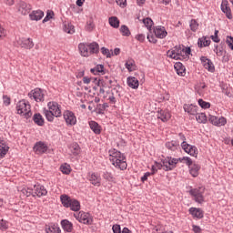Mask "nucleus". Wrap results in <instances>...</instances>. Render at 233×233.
<instances>
[{
    "label": "nucleus",
    "instance_id": "nucleus-1",
    "mask_svg": "<svg viewBox=\"0 0 233 233\" xmlns=\"http://www.w3.org/2000/svg\"><path fill=\"white\" fill-rule=\"evenodd\" d=\"M109 161L119 170H127V157L121 151L113 148L109 150Z\"/></svg>",
    "mask_w": 233,
    "mask_h": 233
},
{
    "label": "nucleus",
    "instance_id": "nucleus-2",
    "mask_svg": "<svg viewBox=\"0 0 233 233\" xmlns=\"http://www.w3.org/2000/svg\"><path fill=\"white\" fill-rule=\"evenodd\" d=\"M177 141L178 143H180L181 148L184 150V152H186V154H189V156H192L193 157H198V147L187 143V138L185 137V135H183V133H180L178 135Z\"/></svg>",
    "mask_w": 233,
    "mask_h": 233
},
{
    "label": "nucleus",
    "instance_id": "nucleus-3",
    "mask_svg": "<svg viewBox=\"0 0 233 233\" xmlns=\"http://www.w3.org/2000/svg\"><path fill=\"white\" fill-rule=\"evenodd\" d=\"M154 34H152V32L147 34V40L149 41V43H153L154 45H156V43H157V39H165L168 33L164 26L157 25L154 28Z\"/></svg>",
    "mask_w": 233,
    "mask_h": 233
},
{
    "label": "nucleus",
    "instance_id": "nucleus-4",
    "mask_svg": "<svg viewBox=\"0 0 233 233\" xmlns=\"http://www.w3.org/2000/svg\"><path fill=\"white\" fill-rule=\"evenodd\" d=\"M16 112L19 116H23L25 119H30L32 117V110H30V106L25 100H20L16 104Z\"/></svg>",
    "mask_w": 233,
    "mask_h": 233
},
{
    "label": "nucleus",
    "instance_id": "nucleus-5",
    "mask_svg": "<svg viewBox=\"0 0 233 233\" xmlns=\"http://www.w3.org/2000/svg\"><path fill=\"white\" fill-rule=\"evenodd\" d=\"M156 167L161 170L168 171L173 170V168L176 167V158H172V157H167L165 159L161 160V163L156 162Z\"/></svg>",
    "mask_w": 233,
    "mask_h": 233
},
{
    "label": "nucleus",
    "instance_id": "nucleus-6",
    "mask_svg": "<svg viewBox=\"0 0 233 233\" xmlns=\"http://www.w3.org/2000/svg\"><path fill=\"white\" fill-rule=\"evenodd\" d=\"M192 50L190 47H186L183 45H180L177 47L176 59L180 61H187L190 58V53Z\"/></svg>",
    "mask_w": 233,
    "mask_h": 233
},
{
    "label": "nucleus",
    "instance_id": "nucleus-7",
    "mask_svg": "<svg viewBox=\"0 0 233 233\" xmlns=\"http://www.w3.org/2000/svg\"><path fill=\"white\" fill-rule=\"evenodd\" d=\"M190 196L194 198V201L196 203H204L205 202V187H198L196 188H192L189 191Z\"/></svg>",
    "mask_w": 233,
    "mask_h": 233
},
{
    "label": "nucleus",
    "instance_id": "nucleus-8",
    "mask_svg": "<svg viewBox=\"0 0 233 233\" xmlns=\"http://www.w3.org/2000/svg\"><path fill=\"white\" fill-rule=\"evenodd\" d=\"M75 218L79 221V223H83L84 225H92V223H94V218L92 215L85 211H79L77 215H75Z\"/></svg>",
    "mask_w": 233,
    "mask_h": 233
},
{
    "label": "nucleus",
    "instance_id": "nucleus-9",
    "mask_svg": "<svg viewBox=\"0 0 233 233\" xmlns=\"http://www.w3.org/2000/svg\"><path fill=\"white\" fill-rule=\"evenodd\" d=\"M63 117L67 127H76L77 125V117L74 112L66 110L63 113Z\"/></svg>",
    "mask_w": 233,
    "mask_h": 233
},
{
    "label": "nucleus",
    "instance_id": "nucleus-10",
    "mask_svg": "<svg viewBox=\"0 0 233 233\" xmlns=\"http://www.w3.org/2000/svg\"><path fill=\"white\" fill-rule=\"evenodd\" d=\"M31 99H35L36 103H43L45 101V91L39 87H36L28 94Z\"/></svg>",
    "mask_w": 233,
    "mask_h": 233
},
{
    "label": "nucleus",
    "instance_id": "nucleus-11",
    "mask_svg": "<svg viewBox=\"0 0 233 233\" xmlns=\"http://www.w3.org/2000/svg\"><path fill=\"white\" fill-rule=\"evenodd\" d=\"M86 179L93 187H101V176L98 173L90 171L86 175Z\"/></svg>",
    "mask_w": 233,
    "mask_h": 233
},
{
    "label": "nucleus",
    "instance_id": "nucleus-12",
    "mask_svg": "<svg viewBox=\"0 0 233 233\" xmlns=\"http://www.w3.org/2000/svg\"><path fill=\"white\" fill-rule=\"evenodd\" d=\"M48 106V112H52V114H55V117H61V105H58L56 101H51L47 103Z\"/></svg>",
    "mask_w": 233,
    "mask_h": 233
},
{
    "label": "nucleus",
    "instance_id": "nucleus-13",
    "mask_svg": "<svg viewBox=\"0 0 233 233\" xmlns=\"http://www.w3.org/2000/svg\"><path fill=\"white\" fill-rule=\"evenodd\" d=\"M16 43L19 45V46H21V48H25V50H32V48H34V41L32 38H18Z\"/></svg>",
    "mask_w": 233,
    "mask_h": 233
},
{
    "label": "nucleus",
    "instance_id": "nucleus-14",
    "mask_svg": "<svg viewBox=\"0 0 233 233\" xmlns=\"http://www.w3.org/2000/svg\"><path fill=\"white\" fill-rule=\"evenodd\" d=\"M208 121L215 127H225L227 125V118L224 116H209Z\"/></svg>",
    "mask_w": 233,
    "mask_h": 233
},
{
    "label": "nucleus",
    "instance_id": "nucleus-15",
    "mask_svg": "<svg viewBox=\"0 0 233 233\" xmlns=\"http://www.w3.org/2000/svg\"><path fill=\"white\" fill-rule=\"evenodd\" d=\"M35 154H46L48 151V146L43 141L36 142L33 147Z\"/></svg>",
    "mask_w": 233,
    "mask_h": 233
},
{
    "label": "nucleus",
    "instance_id": "nucleus-16",
    "mask_svg": "<svg viewBox=\"0 0 233 233\" xmlns=\"http://www.w3.org/2000/svg\"><path fill=\"white\" fill-rule=\"evenodd\" d=\"M35 190V196H37V198H43V196H46L48 194V191L45 187V186L41 184H36L34 186Z\"/></svg>",
    "mask_w": 233,
    "mask_h": 233
},
{
    "label": "nucleus",
    "instance_id": "nucleus-17",
    "mask_svg": "<svg viewBox=\"0 0 233 233\" xmlns=\"http://www.w3.org/2000/svg\"><path fill=\"white\" fill-rule=\"evenodd\" d=\"M30 10H32V6L25 1H20L18 3V12H21L23 15H27L30 14Z\"/></svg>",
    "mask_w": 233,
    "mask_h": 233
},
{
    "label": "nucleus",
    "instance_id": "nucleus-18",
    "mask_svg": "<svg viewBox=\"0 0 233 233\" xmlns=\"http://www.w3.org/2000/svg\"><path fill=\"white\" fill-rule=\"evenodd\" d=\"M200 61L206 70H208V72H214L215 67L212 60L207 58V56H201Z\"/></svg>",
    "mask_w": 233,
    "mask_h": 233
},
{
    "label": "nucleus",
    "instance_id": "nucleus-19",
    "mask_svg": "<svg viewBox=\"0 0 233 233\" xmlns=\"http://www.w3.org/2000/svg\"><path fill=\"white\" fill-rule=\"evenodd\" d=\"M221 10L226 15V17H228V19H232V10L230 9V6L228 5V0H222Z\"/></svg>",
    "mask_w": 233,
    "mask_h": 233
},
{
    "label": "nucleus",
    "instance_id": "nucleus-20",
    "mask_svg": "<svg viewBox=\"0 0 233 233\" xmlns=\"http://www.w3.org/2000/svg\"><path fill=\"white\" fill-rule=\"evenodd\" d=\"M127 83V86L133 88V90H137V88H139V80L136 76H128Z\"/></svg>",
    "mask_w": 233,
    "mask_h": 233
},
{
    "label": "nucleus",
    "instance_id": "nucleus-21",
    "mask_svg": "<svg viewBox=\"0 0 233 233\" xmlns=\"http://www.w3.org/2000/svg\"><path fill=\"white\" fill-rule=\"evenodd\" d=\"M29 17L31 21H41L43 17H45V12H43L42 10L33 11L29 15Z\"/></svg>",
    "mask_w": 233,
    "mask_h": 233
},
{
    "label": "nucleus",
    "instance_id": "nucleus-22",
    "mask_svg": "<svg viewBox=\"0 0 233 233\" xmlns=\"http://www.w3.org/2000/svg\"><path fill=\"white\" fill-rule=\"evenodd\" d=\"M60 225L65 232H72L74 230V224L68 219L61 220Z\"/></svg>",
    "mask_w": 233,
    "mask_h": 233
},
{
    "label": "nucleus",
    "instance_id": "nucleus-23",
    "mask_svg": "<svg viewBox=\"0 0 233 233\" xmlns=\"http://www.w3.org/2000/svg\"><path fill=\"white\" fill-rule=\"evenodd\" d=\"M78 50H79L81 56H83V57H88V56H90V51L88 49V44L80 43L78 45Z\"/></svg>",
    "mask_w": 233,
    "mask_h": 233
},
{
    "label": "nucleus",
    "instance_id": "nucleus-24",
    "mask_svg": "<svg viewBox=\"0 0 233 233\" xmlns=\"http://www.w3.org/2000/svg\"><path fill=\"white\" fill-rule=\"evenodd\" d=\"M189 174L192 177H198L199 176V170H201V166L198 164H191L189 166Z\"/></svg>",
    "mask_w": 233,
    "mask_h": 233
},
{
    "label": "nucleus",
    "instance_id": "nucleus-25",
    "mask_svg": "<svg viewBox=\"0 0 233 233\" xmlns=\"http://www.w3.org/2000/svg\"><path fill=\"white\" fill-rule=\"evenodd\" d=\"M184 110L190 116H196V114H198V106L186 104L184 105Z\"/></svg>",
    "mask_w": 233,
    "mask_h": 233
},
{
    "label": "nucleus",
    "instance_id": "nucleus-26",
    "mask_svg": "<svg viewBox=\"0 0 233 233\" xmlns=\"http://www.w3.org/2000/svg\"><path fill=\"white\" fill-rule=\"evenodd\" d=\"M68 208H70V210H72L73 212H79V210H81V203L79 202V200L72 198Z\"/></svg>",
    "mask_w": 233,
    "mask_h": 233
},
{
    "label": "nucleus",
    "instance_id": "nucleus-27",
    "mask_svg": "<svg viewBox=\"0 0 233 233\" xmlns=\"http://www.w3.org/2000/svg\"><path fill=\"white\" fill-rule=\"evenodd\" d=\"M33 121L35 125H37V127H44L45 126V118L43 117L40 113H35L33 116Z\"/></svg>",
    "mask_w": 233,
    "mask_h": 233
},
{
    "label": "nucleus",
    "instance_id": "nucleus-28",
    "mask_svg": "<svg viewBox=\"0 0 233 233\" xmlns=\"http://www.w3.org/2000/svg\"><path fill=\"white\" fill-rule=\"evenodd\" d=\"M72 199L73 198L66 194H63L60 196L61 204L63 205V207H65V208H68V207H70Z\"/></svg>",
    "mask_w": 233,
    "mask_h": 233
},
{
    "label": "nucleus",
    "instance_id": "nucleus-29",
    "mask_svg": "<svg viewBox=\"0 0 233 233\" xmlns=\"http://www.w3.org/2000/svg\"><path fill=\"white\" fill-rule=\"evenodd\" d=\"M176 72L177 76H180L181 77H185L187 75V69L185 68V66H183V64L180 62L176 63Z\"/></svg>",
    "mask_w": 233,
    "mask_h": 233
},
{
    "label": "nucleus",
    "instance_id": "nucleus-30",
    "mask_svg": "<svg viewBox=\"0 0 233 233\" xmlns=\"http://www.w3.org/2000/svg\"><path fill=\"white\" fill-rule=\"evenodd\" d=\"M89 127L94 134H96V136H99V134H101V126H99L97 122L94 120L89 121Z\"/></svg>",
    "mask_w": 233,
    "mask_h": 233
},
{
    "label": "nucleus",
    "instance_id": "nucleus-31",
    "mask_svg": "<svg viewBox=\"0 0 233 233\" xmlns=\"http://www.w3.org/2000/svg\"><path fill=\"white\" fill-rule=\"evenodd\" d=\"M87 46L89 49V56H92V54H99V44L96 42L87 44Z\"/></svg>",
    "mask_w": 233,
    "mask_h": 233
},
{
    "label": "nucleus",
    "instance_id": "nucleus-32",
    "mask_svg": "<svg viewBox=\"0 0 233 233\" xmlns=\"http://www.w3.org/2000/svg\"><path fill=\"white\" fill-rule=\"evenodd\" d=\"M189 213L193 218H197V219H201L203 218V211L198 208H189Z\"/></svg>",
    "mask_w": 233,
    "mask_h": 233
},
{
    "label": "nucleus",
    "instance_id": "nucleus-33",
    "mask_svg": "<svg viewBox=\"0 0 233 233\" xmlns=\"http://www.w3.org/2000/svg\"><path fill=\"white\" fill-rule=\"evenodd\" d=\"M46 233H61V228L57 224H51L46 227Z\"/></svg>",
    "mask_w": 233,
    "mask_h": 233
},
{
    "label": "nucleus",
    "instance_id": "nucleus-34",
    "mask_svg": "<svg viewBox=\"0 0 233 233\" xmlns=\"http://www.w3.org/2000/svg\"><path fill=\"white\" fill-rule=\"evenodd\" d=\"M8 150H10V147L6 146V144L2 141L0 142V158L3 159L8 154Z\"/></svg>",
    "mask_w": 233,
    "mask_h": 233
},
{
    "label": "nucleus",
    "instance_id": "nucleus-35",
    "mask_svg": "<svg viewBox=\"0 0 233 233\" xmlns=\"http://www.w3.org/2000/svg\"><path fill=\"white\" fill-rule=\"evenodd\" d=\"M196 91L199 96H205V92L207 91V84L205 82H200L196 86Z\"/></svg>",
    "mask_w": 233,
    "mask_h": 233
},
{
    "label": "nucleus",
    "instance_id": "nucleus-36",
    "mask_svg": "<svg viewBox=\"0 0 233 233\" xmlns=\"http://www.w3.org/2000/svg\"><path fill=\"white\" fill-rule=\"evenodd\" d=\"M157 119L163 121V123H167V121H168V117H170V115L165 112L163 109H161L157 112Z\"/></svg>",
    "mask_w": 233,
    "mask_h": 233
},
{
    "label": "nucleus",
    "instance_id": "nucleus-37",
    "mask_svg": "<svg viewBox=\"0 0 233 233\" xmlns=\"http://www.w3.org/2000/svg\"><path fill=\"white\" fill-rule=\"evenodd\" d=\"M177 163H183L184 165H187V167H190L192 165V158L188 157H183L180 158L176 159V164Z\"/></svg>",
    "mask_w": 233,
    "mask_h": 233
},
{
    "label": "nucleus",
    "instance_id": "nucleus-38",
    "mask_svg": "<svg viewBox=\"0 0 233 233\" xmlns=\"http://www.w3.org/2000/svg\"><path fill=\"white\" fill-rule=\"evenodd\" d=\"M102 177H104L106 181L116 183V177H114L112 172L105 171L102 175Z\"/></svg>",
    "mask_w": 233,
    "mask_h": 233
},
{
    "label": "nucleus",
    "instance_id": "nucleus-39",
    "mask_svg": "<svg viewBox=\"0 0 233 233\" xmlns=\"http://www.w3.org/2000/svg\"><path fill=\"white\" fill-rule=\"evenodd\" d=\"M210 45V40L207 39V36H203L198 39V46L199 48H203L205 46H208Z\"/></svg>",
    "mask_w": 233,
    "mask_h": 233
},
{
    "label": "nucleus",
    "instance_id": "nucleus-40",
    "mask_svg": "<svg viewBox=\"0 0 233 233\" xmlns=\"http://www.w3.org/2000/svg\"><path fill=\"white\" fill-rule=\"evenodd\" d=\"M63 30H64V32H66V34H74V32H76L74 25H72L70 23L64 24Z\"/></svg>",
    "mask_w": 233,
    "mask_h": 233
},
{
    "label": "nucleus",
    "instance_id": "nucleus-41",
    "mask_svg": "<svg viewBox=\"0 0 233 233\" xmlns=\"http://www.w3.org/2000/svg\"><path fill=\"white\" fill-rule=\"evenodd\" d=\"M189 28L191 32H196L197 30H199V23L196 19H191L189 21Z\"/></svg>",
    "mask_w": 233,
    "mask_h": 233
},
{
    "label": "nucleus",
    "instance_id": "nucleus-42",
    "mask_svg": "<svg viewBox=\"0 0 233 233\" xmlns=\"http://www.w3.org/2000/svg\"><path fill=\"white\" fill-rule=\"evenodd\" d=\"M142 21L147 30H149L150 34V32H152V25H154V21L150 17L144 18Z\"/></svg>",
    "mask_w": 233,
    "mask_h": 233
},
{
    "label": "nucleus",
    "instance_id": "nucleus-43",
    "mask_svg": "<svg viewBox=\"0 0 233 233\" xmlns=\"http://www.w3.org/2000/svg\"><path fill=\"white\" fill-rule=\"evenodd\" d=\"M71 152L74 156H79V154H81V147H79V144L73 143L71 145Z\"/></svg>",
    "mask_w": 233,
    "mask_h": 233
},
{
    "label": "nucleus",
    "instance_id": "nucleus-44",
    "mask_svg": "<svg viewBox=\"0 0 233 233\" xmlns=\"http://www.w3.org/2000/svg\"><path fill=\"white\" fill-rule=\"evenodd\" d=\"M109 25L113 28H119V19L116 16L109 17Z\"/></svg>",
    "mask_w": 233,
    "mask_h": 233
},
{
    "label": "nucleus",
    "instance_id": "nucleus-45",
    "mask_svg": "<svg viewBox=\"0 0 233 233\" xmlns=\"http://www.w3.org/2000/svg\"><path fill=\"white\" fill-rule=\"evenodd\" d=\"M22 194H24V196H26V198H30V196H33V198H35V194H34V189L30 188V187H23L21 189Z\"/></svg>",
    "mask_w": 233,
    "mask_h": 233
},
{
    "label": "nucleus",
    "instance_id": "nucleus-46",
    "mask_svg": "<svg viewBox=\"0 0 233 233\" xmlns=\"http://www.w3.org/2000/svg\"><path fill=\"white\" fill-rule=\"evenodd\" d=\"M60 170L62 174H66V176H68L70 172H72V167L68 164L62 165L60 167Z\"/></svg>",
    "mask_w": 233,
    "mask_h": 233
},
{
    "label": "nucleus",
    "instance_id": "nucleus-47",
    "mask_svg": "<svg viewBox=\"0 0 233 233\" xmlns=\"http://www.w3.org/2000/svg\"><path fill=\"white\" fill-rule=\"evenodd\" d=\"M120 32L124 37H130V29L126 25H121Z\"/></svg>",
    "mask_w": 233,
    "mask_h": 233
},
{
    "label": "nucleus",
    "instance_id": "nucleus-48",
    "mask_svg": "<svg viewBox=\"0 0 233 233\" xmlns=\"http://www.w3.org/2000/svg\"><path fill=\"white\" fill-rule=\"evenodd\" d=\"M44 114H45V116H46V120H47L49 123L54 122V117H56L55 113H52V111H48V110L45 109V110H44Z\"/></svg>",
    "mask_w": 233,
    "mask_h": 233
},
{
    "label": "nucleus",
    "instance_id": "nucleus-49",
    "mask_svg": "<svg viewBox=\"0 0 233 233\" xmlns=\"http://www.w3.org/2000/svg\"><path fill=\"white\" fill-rule=\"evenodd\" d=\"M198 123H207V115L205 113L196 114Z\"/></svg>",
    "mask_w": 233,
    "mask_h": 233
},
{
    "label": "nucleus",
    "instance_id": "nucleus-50",
    "mask_svg": "<svg viewBox=\"0 0 233 233\" xmlns=\"http://www.w3.org/2000/svg\"><path fill=\"white\" fill-rule=\"evenodd\" d=\"M126 68L128 70V72H133L134 68L132 66H136V62L134 59H130L125 64Z\"/></svg>",
    "mask_w": 233,
    "mask_h": 233
},
{
    "label": "nucleus",
    "instance_id": "nucleus-51",
    "mask_svg": "<svg viewBox=\"0 0 233 233\" xmlns=\"http://www.w3.org/2000/svg\"><path fill=\"white\" fill-rule=\"evenodd\" d=\"M85 28H86V32H92V30H94V28H96V25H94V20L89 19L86 22V25Z\"/></svg>",
    "mask_w": 233,
    "mask_h": 233
},
{
    "label": "nucleus",
    "instance_id": "nucleus-52",
    "mask_svg": "<svg viewBox=\"0 0 233 233\" xmlns=\"http://www.w3.org/2000/svg\"><path fill=\"white\" fill-rule=\"evenodd\" d=\"M95 70L96 71V74H98V76H99V74H101V76H105V66L104 65H101V64L96 65L95 66Z\"/></svg>",
    "mask_w": 233,
    "mask_h": 233
},
{
    "label": "nucleus",
    "instance_id": "nucleus-53",
    "mask_svg": "<svg viewBox=\"0 0 233 233\" xmlns=\"http://www.w3.org/2000/svg\"><path fill=\"white\" fill-rule=\"evenodd\" d=\"M198 105L199 106H201V108H204V109L210 108V103L206 102L203 99H198Z\"/></svg>",
    "mask_w": 233,
    "mask_h": 233
},
{
    "label": "nucleus",
    "instance_id": "nucleus-54",
    "mask_svg": "<svg viewBox=\"0 0 233 233\" xmlns=\"http://www.w3.org/2000/svg\"><path fill=\"white\" fill-rule=\"evenodd\" d=\"M54 17V11H47L46 17L43 19L42 23H47Z\"/></svg>",
    "mask_w": 233,
    "mask_h": 233
},
{
    "label": "nucleus",
    "instance_id": "nucleus-55",
    "mask_svg": "<svg viewBox=\"0 0 233 233\" xmlns=\"http://www.w3.org/2000/svg\"><path fill=\"white\" fill-rule=\"evenodd\" d=\"M0 230H8V221L5 219L0 220Z\"/></svg>",
    "mask_w": 233,
    "mask_h": 233
},
{
    "label": "nucleus",
    "instance_id": "nucleus-56",
    "mask_svg": "<svg viewBox=\"0 0 233 233\" xmlns=\"http://www.w3.org/2000/svg\"><path fill=\"white\" fill-rule=\"evenodd\" d=\"M166 147L168 148V150H176V141L172 140L171 142H167Z\"/></svg>",
    "mask_w": 233,
    "mask_h": 233
},
{
    "label": "nucleus",
    "instance_id": "nucleus-57",
    "mask_svg": "<svg viewBox=\"0 0 233 233\" xmlns=\"http://www.w3.org/2000/svg\"><path fill=\"white\" fill-rule=\"evenodd\" d=\"M3 101H4L5 106H10L11 98H10V96H8V95L3 96Z\"/></svg>",
    "mask_w": 233,
    "mask_h": 233
},
{
    "label": "nucleus",
    "instance_id": "nucleus-58",
    "mask_svg": "<svg viewBox=\"0 0 233 233\" xmlns=\"http://www.w3.org/2000/svg\"><path fill=\"white\" fill-rule=\"evenodd\" d=\"M101 52L103 56H106V57H112V54H110V50L106 47H102Z\"/></svg>",
    "mask_w": 233,
    "mask_h": 233
},
{
    "label": "nucleus",
    "instance_id": "nucleus-59",
    "mask_svg": "<svg viewBox=\"0 0 233 233\" xmlns=\"http://www.w3.org/2000/svg\"><path fill=\"white\" fill-rule=\"evenodd\" d=\"M96 112L97 114H99L100 116H103V114H105V109H104V107L102 106V104H98V105L96 106Z\"/></svg>",
    "mask_w": 233,
    "mask_h": 233
},
{
    "label": "nucleus",
    "instance_id": "nucleus-60",
    "mask_svg": "<svg viewBox=\"0 0 233 233\" xmlns=\"http://www.w3.org/2000/svg\"><path fill=\"white\" fill-rule=\"evenodd\" d=\"M113 233H122L121 231V226L119 224H115L112 227Z\"/></svg>",
    "mask_w": 233,
    "mask_h": 233
},
{
    "label": "nucleus",
    "instance_id": "nucleus-61",
    "mask_svg": "<svg viewBox=\"0 0 233 233\" xmlns=\"http://www.w3.org/2000/svg\"><path fill=\"white\" fill-rule=\"evenodd\" d=\"M167 57H169L170 59H176V49L168 50V51L167 52Z\"/></svg>",
    "mask_w": 233,
    "mask_h": 233
},
{
    "label": "nucleus",
    "instance_id": "nucleus-62",
    "mask_svg": "<svg viewBox=\"0 0 233 233\" xmlns=\"http://www.w3.org/2000/svg\"><path fill=\"white\" fill-rule=\"evenodd\" d=\"M226 43L228 45V46H229V48L231 50H233V37L232 36H228L226 39Z\"/></svg>",
    "mask_w": 233,
    "mask_h": 233
},
{
    "label": "nucleus",
    "instance_id": "nucleus-63",
    "mask_svg": "<svg viewBox=\"0 0 233 233\" xmlns=\"http://www.w3.org/2000/svg\"><path fill=\"white\" fill-rule=\"evenodd\" d=\"M6 37V29L0 25V39H5Z\"/></svg>",
    "mask_w": 233,
    "mask_h": 233
},
{
    "label": "nucleus",
    "instance_id": "nucleus-64",
    "mask_svg": "<svg viewBox=\"0 0 233 233\" xmlns=\"http://www.w3.org/2000/svg\"><path fill=\"white\" fill-rule=\"evenodd\" d=\"M137 41H139V43H144L145 41V35L144 34H138L136 35Z\"/></svg>",
    "mask_w": 233,
    "mask_h": 233
}]
</instances>
